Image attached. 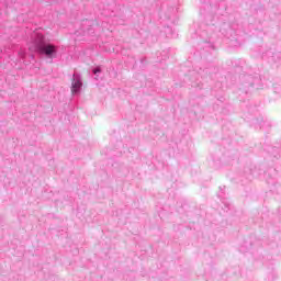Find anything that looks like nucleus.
Returning a JSON list of instances; mask_svg holds the SVG:
<instances>
[{
    "label": "nucleus",
    "instance_id": "obj_1",
    "mask_svg": "<svg viewBox=\"0 0 281 281\" xmlns=\"http://www.w3.org/2000/svg\"><path fill=\"white\" fill-rule=\"evenodd\" d=\"M30 52H36L40 56L54 60L58 58V46L47 42L45 35L34 31L31 33V43L29 44Z\"/></svg>",
    "mask_w": 281,
    "mask_h": 281
},
{
    "label": "nucleus",
    "instance_id": "obj_2",
    "mask_svg": "<svg viewBox=\"0 0 281 281\" xmlns=\"http://www.w3.org/2000/svg\"><path fill=\"white\" fill-rule=\"evenodd\" d=\"M82 90V77L75 72L72 75V82H71V93L72 95H77Z\"/></svg>",
    "mask_w": 281,
    "mask_h": 281
},
{
    "label": "nucleus",
    "instance_id": "obj_3",
    "mask_svg": "<svg viewBox=\"0 0 281 281\" xmlns=\"http://www.w3.org/2000/svg\"><path fill=\"white\" fill-rule=\"evenodd\" d=\"M92 74L95 76L94 80H99L100 75L102 74V68H100V66L93 68Z\"/></svg>",
    "mask_w": 281,
    "mask_h": 281
},
{
    "label": "nucleus",
    "instance_id": "obj_4",
    "mask_svg": "<svg viewBox=\"0 0 281 281\" xmlns=\"http://www.w3.org/2000/svg\"><path fill=\"white\" fill-rule=\"evenodd\" d=\"M2 52H3V48L0 46V54H2Z\"/></svg>",
    "mask_w": 281,
    "mask_h": 281
},
{
    "label": "nucleus",
    "instance_id": "obj_5",
    "mask_svg": "<svg viewBox=\"0 0 281 281\" xmlns=\"http://www.w3.org/2000/svg\"><path fill=\"white\" fill-rule=\"evenodd\" d=\"M88 34H91V29L88 30Z\"/></svg>",
    "mask_w": 281,
    "mask_h": 281
},
{
    "label": "nucleus",
    "instance_id": "obj_6",
    "mask_svg": "<svg viewBox=\"0 0 281 281\" xmlns=\"http://www.w3.org/2000/svg\"><path fill=\"white\" fill-rule=\"evenodd\" d=\"M86 23H91L90 21L86 20Z\"/></svg>",
    "mask_w": 281,
    "mask_h": 281
}]
</instances>
